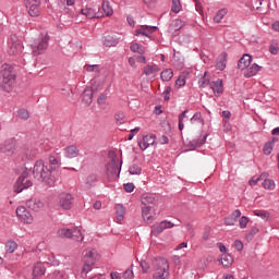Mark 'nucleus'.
I'll return each instance as SVG.
<instances>
[{"instance_id":"obj_1","label":"nucleus","mask_w":279,"mask_h":279,"mask_svg":"<svg viewBox=\"0 0 279 279\" xmlns=\"http://www.w3.org/2000/svg\"><path fill=\"white\" fill-rule=\"evenodd\" d=\"M33 175L35 180L44 182V184H47V186L56 185V177L50 170L49 165L45 163L43 159H39L35 162L33 167Z\"/></svg>"},{"instance_id":"obj_2","label":"nucleus","mask_w":279,"mask_h":279,"mask_svg":"<svg viewBox=\"0 0 279 279\" xmlns=\"http://www.w3.org/2000/svg\"><path fill=\"white\" fill-rule=\"evenodd\" d=\"M0 75L2 77L3 90L11 93L12 87L16 84V70H14V66L4 63L1 65Z\"/></svg>"},{"instance_id":"obj_3","label":"nucleus","mask_w":279,"mask_h":279,"mask_svg":"<svg viewBox=\"0 0 279 279\" xmlns=\"http://www.w3.org/2000/svg\"><path fill=\"white\" fill-rule=\"evenodd\" d=\"M155 274L153 279H167L169 278V262L162 257L155 258L154 260Z\"/></svg>"},{"instance_id":"obj_4","label":"nucleus","mask_w":279,"mask_h":279,"mask_svg":"<svg viewBox=\"0 0 279 279\" xmlns=\"http://www.w3.org/2000/svg\"><path fill=\"white\" fill-rule=\"evenodd\" d=\"M97 256V251L95 250H87L84 251V266L81 271V277L86 278L89 271H93V265H95V260Z\"/></svg>"},{"instance_id":"obj_5","label":"nucleus","mask_w":279,"mask_h":279,"mask_svg":"<svg viewBox=\"0 0 279 279\" xmlns=\"http://www.w3.org/2000/svg\"><path fill=\"white\" fill-rule=\"evenodd\" d=\"M49 47V37L48 35L41 36L31 44V49L33 56H43Z\"/></svg>"},{"instance_id":"obj_6","label":"nucleus","mask_w":279,"mask_h":279,"mask_svg":"<svg viewBox=\"0 0 279 279\" xmlns=\"http://www.w3.org/2000/svg\"><path fill=\"white\" fill-rule=\"evenodd\" d=\"M121 165H123V162L119 161V157H112L111 161L106 166L108 178H119V175H121Z\"/></svg>"},{"instance_id":"obj_7","label":"nucleus","mask_w":279,"mask_h":279,"mask_svg":"<svg viewBox=\"0 0 279 279\" xmlns=\"http://www.w3.org/2000/svg\"><path fill=\"white\" fill-rule=\"evenodd\" d=\"M33 184L34 183H32V180L28 178L27 171H24L14 184V191L15 193H23L25 189H29V186H33Z\"/></svg>"},{"instance_id":"obj_8","label":"nucleus","mask_w":279,"mask_h":279,"mask_svg":"<svg viewBox=\"0 0 279 279\" xmlns=\"http://www.w3.org/2000/svg\"><path fill=\"white\" fill-rule=\"evenodd\" d=\"M171 228H175V225L169 220H163L151 226V234L154 236H158V234H162L165 230H169Z\"/></svg>"},{"instance_id":"obj_9","label":"nucleus","mask_w":279,"mask_h":279,"mask_svg":"<svg viewBox=\"0 0 279 279\" xmlns=\"http://www.w3.org/2000/svg\"><path fill=\"white\" fill-rule=\"evenodd\" d=\"M208 138V134H205L204 131H201L199 135L187 143V147L189 149H191L192 151L197 149V147H202V145H204V143H206V140Z\"/></svg>"},{"instance_id":"obj_10","label":"nucleus","mask_w":279,"mask_h":279,"mask_svg":"<svg viewBox=\"0 0 279 279\" xmlns=\"http://www.w3.org/2000/svg\"><path fill=\"white\" fill-rule=\"evenodd\" d=\"M151 145H156L155 134L144 135L143 138L138 141V147L142 149V151H145V149H148V147H151Z\"/></svg>"},{"instance_id":"obj_11","label":"nucleus","mask_w":279,"mask_h":279,"mask_svg":"<svg viewBox=\"0 0 279 279\" xmlns=\"http://www.w3.org/2000/svg\"><path fill=\"white\" fill-rule=\"evenodd\" d=\"M59 206L63 210H71L73 207V195L69 193L61 194L59 197Z\"/></svg>"},{"instance_id":"obj_12","label":"nucleus","mask_w":279,"mask_h":279,"mask_svg":"<svg viewBox=\"0 0 279 279\" xmlns=\"http://www.w3.org/2000/svg\"><path fill=\"white\" fill-rule=\"evenodd\" d=\"M16 216L21 221H24V223H32L34 221L32 214L23 206L16 208Z\"/></svg>"},{"instance_id":"obj_13","label":"nucleus","mask_w":279,"mask_h":279,"mask_svg":"<svg viewBox=\"0 0 279 279\" xmlns=\"http://www.w3.org/2000/svg\"><path fill=\"white\" fill-rule=\"evenodd\" d=\"M143 207L156 206L158 199H156V194L145 193L141 197Z\"/></svg>"},{"instance_id":"obj_14","label":"nucleus","mask_w":279,"mask_h":279,"mask_svg":"<svg viewBox=\"0 0 279 279\" xmlns=\"http://www.w3.org/2000/svg\"><path fill=\"white\" fill-rule=\"evenodd\" d=\"M157 29L158 27L156 26L144 25L135 31V36H145L146 38H149V34H154Z\"/></svg>"},{"instance_id":"obj_15","label":"nucleus","mask_w":279,"mask_h":279,"mask_svg":"<svg viewBox=\"0 0 279 279\" xmlns=\"http://www.w3.org/2000/svg\"><path fill=\"white\" fill-rule=\"evenodd\" d=\"M81 14L86 16L87 19H99L97 15V9L93 4H87L81 10Z\"/></svg>"},{"instance_id":"obj_16","label":"nucleus","mask_w":279,"mask_h":279,"mask_svg":"<svg viewBox=\"0 0 279 279\" xmlns=\"http://www.w3.org/2000/svg\"><path fill=\"white\" fill-rule=\"evenodd\" d=\"M14 149H16V144L13 140H8L0 146V151L2 154H14Z\"/></svg>"},{"instance_id":"obj_17","label":"nucleus","mask_w":279,"mask_h":279,"mask_svg":"<svg viewBox=\"0 0 279 279\" xmlns=\"http://www.w3.org/2000/svg\"><path fill=\"white\" fill-rule=\"evenodd\" d=\"M27 208L31 210H34L35 213H38L43 206H45V203L40 201V198H31L26 202Z\"/></svg>"},{"instance_id":"obj_18","label":"nucleus","mask_w":279,"mask_h":279,"mask_svg":"<svg viewBox=\"0 0 279 279\" xmlns=\"http://www.w3.org/2000/svg\"><path fill=\"white\" fill-rule=\"evenodd\" d=\"M209 88L215 93V95L223 94V80L218 78L209 83Z\"/></svg>"},{"instance_id":"obj_19","label":"nucleus","mask_w":279,"mask_h":279,"mask_svg":"<svg viewBox=\"0 0 279 279\" xmlns=\"http://www.w3.org/2000/svg\"><path fill=\"white\" fill-rule=\"evenodd\" d=\"M48 168L53 172V171H58V169H60V157H56V155H50L48 157Z\"/></svg>"},{"instance_id":"obj_20","label":"nucleus","mask_w":279,"mask_h":279,"mask_svg":"<svg viewBox=\"0 0 279 279\" xmlns=\"http://www.w3.org/2000/svg\"><path fill=\"white\" fill-rule=\"evenodd\" d=\"M47 271V268L45 267V264L37 263L35 264L33 268V279H39L43 278V275Z\"/></svg>"},{"instance_id":"obj_21","label":"nucleus","mask_w":279,"mask_h":279,"mask_svg":"<svg viewBox=\"0 0 279 279\" xmlns=\"http://www.w3.org/2000/svg\"><path fill=\"white\" fill-rule=\"evenodd\" d=\"M252 64V56L250 54H243V57L238 62V69L241 71H245L247 66Z\"/></svg>"},{"instance_id":"obj_22","label":"nucleus","mask_w":279,"mask_h":279,"mask_svg":"<svg viewBox=\"0 0 279 279\" xmlns=\"http://www.w3.org/2000/svg\"><path fill=\"white\" fill-rule=\"evenodd\" d=\"M241 217V210L235 209L230 216L225 218V223L227 226H235L236 220Z\"/></svg>"},{"instance_id":"obj_23","label":"nucleus","mask_w":279,"mask_h":279,"mask_svg":"<svg viewBox=\"0 0 279 279\" xmlns=\"http://www.w3.org/2000/svg\"><path fill=\"white\" fill-rule=\"evenodd\" d=\"M65 158H77L80 156V149L75 145L65 147L64 149Z\"/></svg>"},{"instance_id":"obj_24","label":"nucleus","mask_w":279,"mask_h":279,"mask_svg":"<svg viewBox=\"0 0 279 279\" xmlns=\"http://www.w3.org/2000/svg\"><path fill=\"white\" fill-rule=\"evenodd\" d=\"M102 43L105 47H117L119 39L114 35H106L104 36Z\"/></svg>"},{"instance_id":"obj_25","label":"nucleus","mask_w":279,"mask_h":279,"mask_svg":"<svg viewBox=\"0 0 279 279\" xmlns=\"http://www.w3.org/2000/svg\"><path fill=\"white\" fill-rule=\"evenodd\" d=\"M185 25L184 21L177 19L173 20L169 26V32L173 34V32H180L181 28H183Z\"/></svg>"},{"instance_id":"obj_26","label":"nucleus","mask_w":279,"mask_h":279,"mask_svg":"<svg viewBox=\"0 0 279 279\" xmlns=\"http://www.w3.org/2000/svg\"><path fill=\"white\" fill-rule=\"evenodd\" d=\"M160 71V68L155 64V65H146L144 68V75L147 77H156V73Z\"/></svg>"},{"instance_id":"obj_27","label":"nucleus","mask_w":279,"mask_h":279,"mask_svg":"<svg viewBox=\"0 0 279 279\" xmlns=\"http://www.w3.org/2000/svg\"><path fill=\"white\" fill-rule=\"evenodd\" d=\"M226 64H228V53L222 52L217 60L216 69L218 71H223V69H226Z\"/></svg>"},{"instance_id":"obj_28","label":"nucleus","mask_w":279,"mask_h":279,"mask_svg":"<svg viewBox=\"0 0 279 279\" xmlns=\"http://www.w3.org/2000/svg\"><path fill=\"white\" fill-rule=\"evenodd\" d=\"M142 217L146 223H153L154 216L151 215V207H142Z\"/></svg>"},{"instance_id":"obj_29","label":"nucleus","mask_w":279,"mask_h":279,"mask_svg":"<svg viewBox=\"0 0 279 279\" xmlns=\"http://www.w3.org/2000/svg\"><path fill=\"white\" fill-rule=\"evenodd\" d=\"M93 93H95V89L85 88L83 92V101L87 106H90L93 104Z\"/></svg>"},{"instance_id":"obj_30","label":"nucleus","mask_w":279,"mask_h":279,"mask_svg":"<svg viewBox=\"0 0 279 279\" xmlns=\"http://www.w3.org/2000/svg\"><path fill=\"white\" fill-rule=\"evenodd\" d=\"M71 239L72 241L82 242L84 241V235H82V230L80 228L74 227L71 229Z\"/></svg>"},{"instance_id":"obj_31","label":"nucleus","mask_w":279,"mask_h":279,"mask_svg":"<svg viewBox=\"0 0 279 279\" xmlns=\"http://www.w3.org/2000/svg\"><path fill=\"white\" fill-rule=\"evenodd\" d=\"M258 71H260V66L254 63L245 71L244 77H254V75L258 74Z\"/></svg>"},{"instance_id":"obj_32","label":"nucleus","mask_w":279,"mask_h":279,"mask_svg":"<svg viewBox=\"0 0 279 279\" xmlns=\"http://www.w3.org/2000/svg\"><path fill=\"white\" fill-rule=\"evenodd\" d=\"M29 16H40V3L28 4Z\"/></svg>"},{"instance_id":"obj_33","label":"nucleus","mask_w":279,"mask_h":279,"mask_svg":"<svg viewBox=\"0 0 279 279\" xmlns=\"http://www.w3.org/2000/svg\"><path fill=\"white\" fill-rule=\"evenodd\" d=\"M232 263H234V257H232V255L227 253H223L221 255V264L223 265V267H230Z\"/></svg>"},{"instance_id":"obj_34","label":"nucleus","mask_w":279,"mask_h":279,"mask_svg":"<svg viewBox=\"0 0 279 279\" xmlns=\"http://www.w3.org/2000/svg\"><path fill=\"white\" fill-rule=\"evenodd\" d=\"M190 123L192 125H204V118H202V112L194 113L193 117L190 119Z\"/></svg>"},{"instance_id":"obj_35","label":"nucleus","mask_w":279,"mask_h":279,"mask_svg":"<svg viewBox=\"0 0 279 279\" xmlns=\"http://www.w3.org/2000/svg\"><path fill=\"white\" fill-rule=\"evenodd\" d=\"M130 50L133 53H140V56H143L145 53V51H146L145 47H143V45H141L138 43L132 44L130 46Z\"/></svg>"},{"instance_id":"obj_36","label":"nucleus","mask_w":279,"mask_h":279,"mask_svg":"<svg viewBox=\"0 0 279 279\" xmlns=\"http://www.w3.org/2000/svg\"><path fill=\"white\" fill-rule=\"evenodd\" d=\"M23 51V45H9V56H19Z\"/></svg>"},{"instance_id":"obj_37","label":"nucleus","mask_w":279,"mask_h":279,"mask_svg":"<svg viewBox=\"0 0 279 279\" xmlns=\"http://www.w3.org/2000/svg\"><path fill=\"white\" fill-rule=\"evenodd\" d=\"M97 180H98V177L96 173L89 174L86 178V182H85L87 189H93V186H95V183L97 182Z\"/></svg>"},{"instance_id":"obj_38","label":"nucleus","mask_w":279,"mask_h":279,"mask_svg":"<svg viewBox=\"0 0 279 279\" xmlns=\"http://www.w3.org/2000/svg\"><path fill=\"white\" fill-rule=\"evenodd\" d=\"M160 77L162 82H169L170 80L173 78V70L171 69H166L161 72Z\"/></svg>"},{"instance_id":"obj_39","label":"nucleus","mask_w":279,"mask_h":279,"mask_svg":"<svg viewBox=\"0 0 279 279\" xmlns=\"http://www.w3.org/2000/svg\"><path fill=\"white\" fill-rule=\"evenodd\" d=\"M208 72H205L204 75L198 80L199 88H206V86H210V78L207 77Z\"/></svg>"},{"instance_id":"obj_40","label":"nucleus","mask_w":279,"mask_h":279,"mask_svg":"<svg viewBox=\"0 0 279 279\" xmlns=\"http://www.w3.org/2000/svg\"><path fill=\"white\" fill-rule=\"evenodd\" d=\"M117 220L121 222L123 220V215H125V207L123 205H116Z\"/></svg>"},{"instance_id":"obj_41","label":"nucleus","mask_w":279,"mask_h":279,"mask_svg":"<svg viewBox=\"0 0 279 279\" xmlns=\"http://www.w3.org/2000/svg\"><path fill=\"white\" fill-rule=\"evenodd\" d=\"M186 75H189V72H183L178 80L175 81V86H178V88H182V86L186 85Z\"/></svg>"},{"instance_id":"obj_42","label":"nucleus","mask_w":279,"mask_h":279,"mask_svg":"<svg viewBox=\"0 0 279 279\" xmlns=\"http://www.w3.org/2000/svg\"><path fill=\"white\" fill-rule=\"evenodd\" d=\"M226 14H228V9H221L219 10L216 15L214 16V22L215 23H220L221 21H223V17L226 16Z\"/></svg>"},{"instance_id":"obj_43","label":"nucleus","mask_w":279,"mask_h":279,"mask_svg":"<svg viewBox=\"0 0 279 279\" xmlns=\"http://www.w3.org/2000/svg\"><path fill=\"white\" fill-rule=\"evenodd\" d=\"M189 110H184L183 112H181L179 114V130L180 132H182V130H184V119H189Z\"/></svg>"},{"instance_id":"obj_44","label":"nucleus","mask_w":279,"mask_h":279,"mask_svg":"<svg viewBox=\"0 0 279 279\" xmlns=\"http://www.w3.org/2000/svg\"><path fill=\"white\" fill-rule=\"evenodd\" d=\"M19 247V244L14 241H9L5 244V252H9V254H13V252H16V248Z\"/></svg>"},{"instance_id":"obj_45","label":"nucleus","mask_w":279,"mask_h":279,"mask_svg":"<svg viewBox=\"0 0 279 279\" xmlns=\"http://www.w3.org/2000/svg\"><path fill=\"white\" fill-rule=\"evenodd\" d=\"M58 236L61 239H71V229L62 228L58 230Z\"/></svg>"},{"instance_id":"obj_46","label":"nucleus","mask_w":279,"mask_h":279,"mask_svg":"<svg viewBox=\"0 0 279 279\" xmlns=\"http://www.w3.org/2000/svg\"><path fill=\"white\" fill-rule=\"evenodd\" d=\"M263 186L268 191H274L276 189V182H274V180L270 179H265L263 182Z\"/></svg>"},{"instance_id":"obj_47","label":"nucleus","mask_w":279,"mask_h":279,"mask_svg":"<svg viewBox=\"0 0 279 279\" xmlns=\"http://www.w3.org/2000/svg\"><path fill=\"white\" fill-rule=\"evenodd\" d=\"M102 11L106 14V16H112V8L110 7V2L104 1L102 2Z\"/></svg>"},{"instance_id":"obj_48","label":"nucleus","mask_w":279,"mask_h":279,"mask_svg":"<svg viewBox=\"0 0 279 279\" xmlns=\"http://www.w3.org/2000/svg\"><path fill=\"white\" fill-rule=\"evenodd\" d=\"M129 172L131 175H141V173H143V169L138 167V165H133L129 168Z\"/></svg>"},{"instance_id":"obj_49","label":"nucleus","mask_w":279,"mask_h":279,"mask_svg":"<svg viewBox=\"0 0 279 279\" xmlns=\"http://www.w3.org/2000/svg\"><path fill=\"white\" fill-rule=\"evenodd\" d=\"M271 151H274V142H266L263 148V153L266 156H269V154H271Z\"/></svg>"},{"instance_id":"obj_50","label":"nucleus","mask_w":279,"mask_h":279,"mask_svg":"<svg viewBox=\"0 0 279 279\" xmlns=\"http://www.w3.org/2000/svg\"><path fill=\"white\" fill-rule=\"evenodd\" d=\"M171 10L172 12H174V14H178L182 10V4L180 3V0H172Z\"/></svg>"},{"instance_id":"obj_51","label":"nucleus","mask_w":279,"mask_h":279,"mask_svg":"<svg viewBox=\"0 0 279 279\" xmlns=\"http://www.w3.org/2000/svg\"><path fill=\"white\" fill-rule=\"evenodd\" d=\"M65 277L66 275L64 274V271H60V270H54L50 274V278L52 279H63Z\"/></svg>"},{"instance_id":"obj_52","label":"nucleus","mask_w":279,"mask_h":279,"mask_svg":"<svg viewBox=\"0 0 279 279\" xmlns=\"http://www.w3.org/2000/svg\"><path fill=\"white\" fill-rule=\"evenodd\" d=\"M17 117H20V119L27 120L29 119V111H27V109H20L17 111Z\"/></svg>"},{"instance_id":"obj_53","label":"nucleus","mask_w":279,"mask_h":279,"mask_svg":"<svg viewBox=\"0 0 279 279\" xmlns=\"http://www.w3.org/2000/svg\"><path fill=\"white\" fill-rule=\"evenodd\" d=\"M9 45H23L21 43V39H19V36L16 34L11 35Z\"/></svg>"},{"instance_id":"obj_54","label":"nucleus","mask_w":279,"mask_h":279,"mask_svg":"<svg viewBox=\"0 0 279 279\" xmlns=\"http://www.w3.org/2000/svg\"><path fill=\"white\" fill-rule=\"evenodd\" d=\"M239 223H240V228L243 230L247 228V223H250V219L245 216H242L239 220Z\"/></svg>"},{"instance_id":"obj_55","label":"nucleus","mask_w":279,"mask_h":279,"mask_svg":"<svg viewBox=\"0 0 279 279\" xmlns=\"http://www.w3.org/2000/svg\"><path fill=\"white\" fill-rule=\"evenodd\" d=\"M123 189H124L125 193H133L134 189H136V186L134 185V183H125L123 185Z\"/></svg>"},{"instance_id":"obj_56","label":"nucleus","mask_w":279,"mask_h":279,"mask_svg":"<svg viewBox=\"0 0 279 279\" xmlns=\"http://www.w3.org/2000/svg\"><path fill=\"white\" fill-rule=\"evenodd\" d=\"M254 215L256 217H260L262 219H267V217H269V214H267L265 210H255Z\"/></svg>"},{"instance_id":"obj_57","label":"nucleus","mask_w":279,"mask_h":279,"mask_svg":"<svg viewBox=\"0 0 279 279\" xmlns=\"http://www.w3.org/2000/svg\"><path fill=\"white\" fill-rule=\"evenodd\" d=\"M108 99V94L104 93L101 94L98 99H97V104H99V106H104V104H106V100Z\"/></svg>"},{"instance_id":"obj_58","label":"nucleus","mask_w":279,"mask_h":279,"mask_svg":"<svg viewBox=\"0 0 279 279\" xmlns=\"http://www.w3.org/2000/svg\"><path fill=\"white\" fill-rule=\"evenodd\" d=\"M123 278H124V279H132V278H134V270L128 268V269L123 272Z\"/></svg>"},{"instance_id":"obj_59","label":"nucleus","mask_w":279,"mask_h":279,"mask_svg":"<svg viewBox=\"0 0 279 279\" xmlns=\"http://www.w3.org/2000/svg\"><path fill=\"white\" fill-rule=\"evenodd\" d=\"M234 247H235L236 252H243V242L240 240H235Z\"/></svg>"},{"instance_id":"obj_60","label":"nucleus","mask_w":279,"mask_h":279,"mask_svg":"<svg viewBox=\"0 0 279 279\" xmlns=\"http://www.w3.org/2000/svg\"><path fill=\"white\" fill-rule=\"evenodd\" d=\"M138 132H141V128H135V129L131 130V132L129 134V141H132V138H134V136H136V134H138Z\"/></svg>"},{"instance_id":"obj_61","label":"nucleus","mask_w":279,"mask_h":279,"mask_svg":"<svg viewBox=\"0 0 279 279\" xmlns=\"http://www.w3.org/2000/svg\"><path fill=\"white\" fill-rule=\"evenodd\" d=\"M141 267L144 274H147V271H149V264L146 260L141 262Z\"/></svg>"},{"instance_id":"obj_62","label":"nucleus","mask_w":279,"mask_h":279,"mask_svg":"<svg viewBox=\"0 0 279 279\" xmlns=\"http://www.w3.org/2000/svg\"><path fill=\"white\" fill-rule=\"evenodd\" d=\"M269 51L272 56H278L279 48L276 45H270Z\"/></svg>"},{"instance_id":"obj_63","label":"nucleus","mask_w":279,"mask_h":279,"mask_svg":"<svg viewBox=\"0 0 279 279\" xmlns=\"http://www.w3.org/2000/svg\"><path fill=\"white\" fill-rule=\"evenodd\" d=\"M160 145H168L169 144V137L167 135H162L159 137Z\"/></svg>"},{"instance_id":"obj_64","label":"nucleus","mask_w":279,"mask_h":279,"mask_svg":"<svg viewBox=\"0 0 279 279\" xmlns=\"http://www.w3.org/2000/svg\"><path fill=\"white\" fill-rule=\"evenodd\" d=\"M97 69H99V65H97V64L86 65V71H88V73H93V72L97 71Z\"/></svg>"}]
</instances>
